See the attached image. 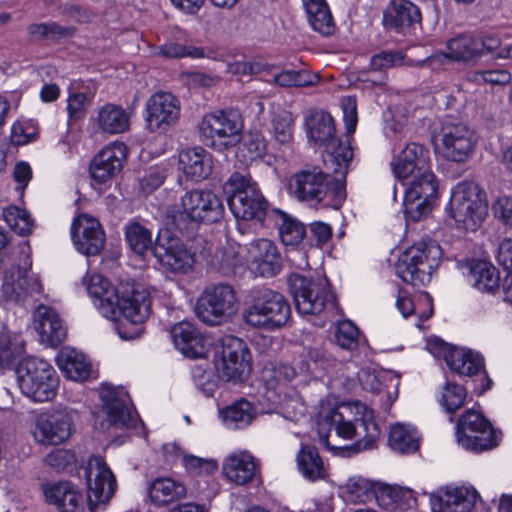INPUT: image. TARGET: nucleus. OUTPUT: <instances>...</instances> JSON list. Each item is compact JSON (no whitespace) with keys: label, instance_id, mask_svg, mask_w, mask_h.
Segmentation results:
<instances>
[{"label":"nucleus","instance_id":"1","mask_svg":"<svg viewBox=\"0 0 512 512\" xmlns=\"http://www.w3.org/2000/svg\"><path fill=\"white\" fill-rule=\"evenodd\" d=\"M320 441L341 456H351L375 447L380 430L373 410L357 401L322 406L319 411Z\"/></svg>","mask_w":512,"mask_h":512},{"label":"nucleus","instance_id":"2","mask_svg":"<svg viewBox=\"0 0 512 512\" xmlns=\"http://www.w3.org/2000/svg\"><path fill=\"white\" fill-rule=\"evenodd\" d=\"M340 176V174H338ZM344 176L333 182L319 167L302 169L289 180V192L297 200L311 204L322 203L326 207L339 209L346 198Z\"/></svg>","mask_w":512,"mask_h":512},{"label":"nucleus","instance_id":"3","mask_svg":"<svg viewBox=\"0 0 512 512\" xmlns=\"http://www.w3.org/2000/svg\"><path fill=\"white\" fill-rule=\"evenodd\" d=\"M118 295L113 305L115 313L107 318L119 321L117 330L122 339H135L142 334L143 323L151 313L150 294L140 285L127 282L119 286Z\"/></svg>","mask_w":512,"mask_h":512},{"label":"nucleus","instance_id":"4","mask_svg":"<svg viewBox=\"0 0 512 512\" xmlns=\"http://www.w3.org/2000/svg\"><path fill=\"white\" fill-rule=\"evenodd\" d=\"M224 206L210 190H191L181 197L180 206L168 210L175 229L183 233L194 230L201 222L214 223L222 218Z\"/></svg>","mask_w":512,"mask_h":512},{"label":"nucleus","instance_id":"5","mask_svg":"<svg viewBox=\"0 0 512 512\" xmlns=\"http://www.w3.org/2000/svg\"><path fill=\"white\" fill-rule=\"evenodd\" d=\"M436 149L447 160L461 163L473 153L477 136L473 129L452 117L440 120L432 132Z\"/></svg>","mask_w":512,"mask_h":512},{"label":"nucleus","instance_id":"6","mask_svg":"<svg viewBox=\"0 0 512 512\" xmlns=\"http://www.w3.org/2000/svg\"><path fill=\"white\" fill-rule=\"evenodd\" d=\"M307 127L310 140L327 151L331 163L335 165L334 173L346 175L353 159V150L349 143H342L336 138L332 116L324 111H316L307 119Z\"/></svg>","mask_w":512,"mask_h":512},{"label":"nucleus","instance_id":"7","mask_svg":"<svg viewBox=\"0 0 512 512\" xmlns=\"http://www.w3.org/2000/svg\"><path fill=\"white\" fill-rule=\"evenodd\" d=\"M16 374L22 393L35 402H47L56 396L59 380L47 361L25 358L18 364Z\"/></svg>","mask_w":512,"mask_h":512},{"label":"nucleus","instance_id":"8","mask_svg":"<svg viewBox=\"0 0 512 512\" xmlns=\"http://www.w3.org/2000/svg\"><path fill=\"white\" fill-rule=\"evenodd\" d=\"M227 203L237 219L262 221L268 202L257 185L244 175L234 173L224 184Z\"/></svg>","mask_w":512,"mask_h":512},{"label":"nucleus","instance_id":"9","mask_svg":"<svg viewBox=\"0 0 512 512\" xmlns=\"http://www.w3.org/2000/svg\"><path fill=\"white\" fill-rule=\"evenodd\" d=\"M291 308L279 292L263 288L255 291L253 301L244 311L245 322L256 328L274 330L289 320Z\"/></svg>","mask_w":512,"mask_h":512},{"label":"nucleus","instance_id":"10","mask_svg":"<svg viewBox=\"0 0 512 512\" xmlns=\"http://www.w3.org/2000/svg\"><path fill=\"white\" fill-rule=\"evenodd\" d=\"M288 282L295 307L301 314L317 315L328 304H334V295L326 277L311 279L300 274H291Z\"/></svg>","mask_w":512,"mask_h":512},{"label":"nucleus","instance_id":"11","mask_svg":"<svg viewBox=\"0 0 512 512\" xmlns=\"http://www.w3.org/2000/svg\"><path fill=\"white\" fill-rule=\"evenodd\" d=\"M237 310L235 291L232 286L224 283L206 287L195 305L197 317L210 326L229 321Z\"/></svg>","mask_w":512,"mask_h":512},{"label":"nucleus","instance_id":"12","mask_svg":"<svg viewBox=\"0 0 512 512\" xmlns=\"http://www.w3.org/2000/svg\"><path fill=\"white\" fill-rule=\"evenodd\" d=\"M450 205L454 220L467 230H475L487 216V204L473 184L459 183L452 192Z\"/></svg>","mask_w":512,"mask_h":512},{"label":"nucleus","instance_id":"13","mask_svg":"<svg viewBox=\"0 0 512 512\" xmlns=\"http://www.w3.org/2000/svg\"><path fill=\"white\" fill-rule=\"evenodd\" d=\"M457 441L467 450L484 451L497 445L495 431L479 412L466 411L457 422Z\"/></svg>","mask_w":512,"mask_h":512},{"label":"nucleus","instance_id":"14","mask_svg":"<svg viewBox=\"0 0 512 512\" xmlns=\"http://www.w3.org/2000/svg\"><path fill=\"white\" fill-rule=\"evenodd\" d=\"M217 370L220 378L226 381L241 383L248 379L252 371L251 354L242 339L233 336L223 339Z\"/></svg>","mask_w":512,"mask_h":512},{"label":"nucleus","instance_id":"15","mask_svg":"<svg viewBox=\"0 0 512 512\" xmlns=\"http://www.w3.org/2000/svg\"><path fill=\"white\" fill-rule=\"evenodd\" d=\"M199 129L204 137L224 147L234 146L241 140L243 122L237 110L219 111L206 115Z\"/></svg>","mask_w":512,"mask_h":512},{"label":"nucleus","instance_id":"16","mask_svg":"<svg viewBox=\"0 0 512 512\" xmlns=\"http://www.w3.org/2000/svg\"><path fill=\"white\" fill-rule=\"evenodd\" d=\"M88 485L87 500L91 512H96L99 505H106L116 489V480L104 459L93 456L85 468Z\"/></svg>","mask_w":512,"mask_h":512},{"label":"nucleus","instance_id":"17","mask_svg":"<svg viewBox=\"0 0 512 512\" xmlns=\"http://www.w3.org/2000/svg\"><path fill=\"white\" fill-rule=\"evenodd\" d=\"M180 117V102L170 92L159 91L146 102V123L151 132H166Z\"/></svg>","mask_w":512,"mask_h":512},{"label":"nucleus","instance_id":"18","mask_svg":"<svg viewBox=\"0 0 512 512\" xmlns=\"http://www.w3.org/2000/svg\"><path fill=\"white\" fill-rule=\"evenodd\" d=\"M71 235L76 249L86 255L99 254L105 246V234L97 219L80 215L71 226Z\"/></svg>","mask_w":512,"mask_h":512},{"label":"nucleus","instance_id":"19","mask_svg":"<svg viewBox=\"0 0 512 512\" xmlns=\"http://www.w3.org/2000/svg\"><path fill=\"white\" fill-rule=\"evenodd\" d=\"M160 265L172 273L186 274L194 268V258L188 246L173 238L159 241L152 248Z\"/></svg>","mask_w":512,"mask_h":512},{"label":"nucleus","instance_id":"20","mask_svg":"<svg viewBox=\"0 0 512 512\" xmlns=\"http://www.w3.org/2000/svg\"><path fill=\"white\" fill-rule=\"evenodd\" d=\"M477 496L472 488L446 487L430 494V506L433 512H469Z\"/></svg>","mask_w":512,"mask_h":512},{"label":"nucleus","instance_id":"21","mask_svg":"<svg viewBox=\"0 0 512 512\" xmlns=\"http://www.w3.org/2000/svg\"><path fill=\"white\" fill-rule=\"evenodd\" d=\"M126 159V146L121 142L104 147L90 164V175L98 183H106L118 174Z\"/></svg>","mask_w":512,"mask_h":512},{"label":"nucleus","instance_id":"22","mask_svg":"<svg viewBox=\"0 0 512 512\" xmlns=\"http://www.w3.org/2000/svg\"><path fill=\"white\" fill-rule=\"evenodd\" d=\"M71 427V419L66 414H42L36 420L33 435L43 445H59L70 437Z\"/></svg>","mask_w":512,"mask_h":512},{"label":"nucleus","instance_id":"23","mask_svg":"<svg viewBox=\"0 0 512 512\" xmlns=\"http://www.w3.org/2000/svg\"><path fill=\"white\" fill-rule=\"evenodd\" d=\"M429 165V150L415 142L406 144L391 162L395 177L401 180L410 178Z\"/></svg>","mask_w":512,"mask_h":512},{"label":"nucleus","instance_id":"24","mask_svg":"<svg viewBox=\"0 0 512 512\" xmlns=\"http://www.w3.org/2000/svg\"><path fill=\"white\" fill-rule=\"evenodd\" d=\"M248 255L256 272L263 277H273L282 268V257L275 245L269 239H257L248 246Z\"/></svg>","mask_w":512,"mask_h":512},{"label":"nucleus","instance_id":"25","mask_svg":"<svg viewBox=\"0 0 512 512\" xmlns=\"http://www.w3.org/2000/svg\"><path fill=\"white\" fill-rule=\"evenodd\" d=\"M34 328L43 343L51 347L59 346L66 338L67 331L55 309L39 305L34 311Z\"/></svg>","mask_w":512,"mask_h":512},{"label":"nucleus","instance_id":"26","mask_svg":"<svg viewBox=\"0 0 512 512\" xmlns=\"http://www.w3.org/2000/svg\"><path fill=\"white\" fill-rule=\"evenodd\" d=\"M40 290L39 282L26 269L12 267L5 272L2 292L7 300L19 302Z\"/></svg>","mask_w":512,"mask_h":512},{"label":"nucleus","instance_id":"27","mask_svg":"<svg viewBox=\"0 0 512 512\" xmlns=\"http://www.w3.org/2000/svg\"><path fill=\"white\" fill-rule=\"evenodd\" d=\"M46 501L60 512H79L83 508L81 492L68 481H59L43 488Z\"/></svg>","mask_w":512,"mask_h":512},{"label":"nucleus","instance_id":"28","mask_svg":"<svg viewBox=\"0 0 512 512\" xmlns=\"http://www.w3.org/2000/svg\"><path fill=\"white\" fill-rule=\"evenodd\" d=\"M420 22L421 12L409 0H391L383 16L384 26L399 32H404Z\"/></svg>","mask_w":512,"mask_h":512},{"label":"nucleus","instance_id":"29","mask_svg":"<svg viewBox=\"0 0 512 512\" xmlns=\"http://www.w3.org/2000/svg\"><path fill=\"white\" fill-rule=\"evenodd\" d=\"M101 398L104 402L106 427H127L131 424L132 414L124 393L104 387L101 391Z\"/></svg>","mask_w":512,"mask_h":512},{"label":"nucleus","instance_id":"30","mask_svg":"<svg viewBox=\"0 0 512 512\" xmlns=\"http://www.w3.org/2000/svg\"><path fill=\"white\" fill-rule=\"evenodd\" d=\"M174 345L189 358H200L205 354L204 338L189 322H180L171 329Z\"/></svg>","mask_w":512,"mask_h":512},{"label":"nucleus","instance_id":"31","mask_svg":"<svg viewBox=\"0 0 512 512\" xmlns=\"http://www.w3.org/2000/svg\"><path fill=\"white\" fill-rule=\"evenodd\" d=\"M183 173L194 181L206 179L212 172V156L201 147L184 150L179 154Z\"/></svg>","mask_w":512,"mask_h":512},{"label":"nucleus","instance_id":"32","mask_svg":"<svg viewBox=\"0 0 512 512\" xmlns=\"http://www.w3.org/2000/svg\"><path fill=\"white\" fill-rule=\"evenodd\" d=\"M223 471L228 480L238 485H244L254 478L257 462L247 452L234 453L225 459Z\"/></svg>","mask_w":512,"mask_h":512},{"label":"nucleus","instance_id":"33","mask_svg":"<svg viewBox=\"0 0 512 512\" xmlns=\"http://www.w3.org/2000/svg\"><path fill=\"white\" fill-rule=\"evenodd\" d=\"M87 291L104 317L114 315L113 305L118 299L119 287H113L104 276L94 274L90 276Z\"/></svg>","mask_w":512,"mask_h":512},{"label":"nucleus","instance_id":"34","mask_svg":"<svg viewBox=\"0 0 512 512\" xmlns=\"http://www.w3.org/2000/svg\"><path fill=\"white\" fill-rule=\"evenodd\" d=\"M443 348L447 366L459 375L473 376L484 367L483 358L478 353L462 348Z\"/></svg>","mask_w":512,"mask_h":512},{"label":"nucleus","instance_id":"35","mask_svg":"<svg viewBox=\"0 0 512 512\" xmlns=\"http://www.w3.org/2000/svg\"><path fill=\"white\" fill-rule=\"evenodd\" d=\"M187 494L183 483L171 477H159L152 481L148 487V495L152 503L165 506L184 498Z\"/></svg>","mask_w":512,"mask_h":512},{"label":"nucleus","instance_id":"36","mask_svg":"<svg viewBox=\"0 0 512 512\" xmlns=\"http://www.w3.org/2000/svg\"><path fill=\"white\" fill-rule=\"evenodd\" d=\"M99 129L108 134L123 133L129 128V116L126 111L115 104L101 107L96 117Z\"/></svg>","mask_w":512,"mask_h":512},{"label":"nucleus","instance_id":"37","mask_svg":"<svg viewBox=\"0 0 512 512\" xmlns=\"http://www.w3.org/2000/svg\"><path fill=\"white\" fill-rule=\"evenodd\" d=\"M308 20L312 28L324 36L331 35L335 24L325 0H303Z\"/></svg>","mask_w":512,"mask_h":512},{"label":"nucleus","instance_id":"38","mask_svg":"<svg viewBox=\"0 0 512 512\" xmlns=\"http://www.w3.org/2000/svg\"><path fill=\"white\" fill-rule=\"evenodd\" d=\"M57 364L70 379L75 381L85 380L91 370L85 355L75 349H63L57 357Z\"/></svg>","mask_w":512,"mask_h":512},{"label":"nucleus","instance_id":"39","mask_svg":"<svg viewBox=\"0 0 512 512\" xmlns=\"http://www.w3.org/2000/svg\"><path fill=\"white\" fill-rule=\"evenodd\" d=\"M419 434L408 424L396 423L391 426L388 444L399 453H413L419 449Z\"/></svg>","mask_w":512,"mask_h":512},{"label":"nucleus","instance_id":"40","mask_svg":"<svg viewBox=\"0 0 512 512\" xmlns=\"http://www.w3.org/2000/svg\"><path fill=\"white\" fill-rule=\"evenodd\" d=\"M409 255L417 256L415 263L425 275H431L438 267L442 256L441 247L434 241L421 242L406 250Z\"/></svg>","mask_w":512,"mask_h":512},{"label":"nucleus","instance_id":"41","mask_svg":"<svg viewBox=\"0 0 512 512\" xmlns=\"http://www.w3.org/2000/svg\"><path fill=\"white\" fill-rule=\"evenodd\" d=\"M411 182L405 194L409 199L422 197V199H435L438 191V182L436 176L431 170V166L425 167L419 173L410 177Z\"/></svg>","mask_w":512,"mask_h":512},{"label":"nucleus","instance_id":"42","mask_svg":"<svg viewBox=\"0 0 512 512\" xmlns=\"http://www.w3.org/2000/svg\"><path fill=\"white\" fill-rule=\"evenodd\" d=\"M298 469L309 480L324 478L325 468L323 461L313 446H304L297 455Z\"/></svg>","mask_w":512,"mask_h":512},{"label":"nucleus","instance_id":"43","mask_svg":"<svg viewBox=\"0 0 512 512\" xmlns=\"http://www.w3.org/2000/svg\"><path fill=\"white\" fill-rule=\"evenodd\" d=\"M448 53L445 57L453 61H470L480 56L477 38L459 35L447 43Z\"/></svg>","mask_w":512,"mask_h":512},{"label":"nucleus","instance_id":"44","mask_svg":"<svg viewBox=\"0 0 512 512\" xmlns=\"http://www.w3.org/2000/svg\"><path fill=\"white\" fill-rule=\"evenodd\" d=\"M474 286L481 292L493 293L500 286V276L497 269L486 263L479 262L471 270Z\"/></svg>","mask_w":512,"mask_h":512},{"label":"nucleus","instance_id":"45","mask_svg":"<svg viewBox=\"0 0 512 512\" xmlns=\"http://www.w3.org/2000/svg\"><path fill=\"white\" fill-rule=\"evenodd\" d=\"M125 236L129 247L139 255H143L152 248L151 231L137 222H132L126 226Z\"/></svg>","mask_w":512,"mask_h":512},{"label":"nucleus","instance_id":"46","mask_svg":"<svg viewBox=\"0 0 512 512\" xmlns=\"http://www.w3.org/2000/svg\"><path fill=\"white\" fill-rule=\"evenodd\" d=\"M221 416L225 423L234 424L236 427L247 426L254 418L252 405L244 399H241L222 410Z\"/></svg>","mask_w":512,"mask_h":512},{"label":"nucleus","instance_id":"47","mask_svg":"<svg viewBox=\"0 0 512 512\" xmlns=\"http://www.w3.org/2000/svg\"><path fill=\"white\" fill-rule=\"evenodd\" d=\"M3 217L9 227L20 236H27L33 230L34 221L24 209L8 207L3 211Z\"/></svg>","mask_w":512,"mask_h":512},{"label":"nucleus","instance_id":"48","mask_svg":"<svg viewBox=\"0 0 512 512\" xmlns=\"http://www.w3.org/2000/svg\"><path fill=\"white\" fill-rule=\"evenodd\" d=\"M417 256L409 255L407 251L399 258L396 263L397 275L408 284L417 286L419 283H423L424 277L426 276L421 272L420 267L415 263Z\"/></svg>","mask_w":512,"mask_h":512},{"label":"nucleus","instance_id":"49","mask_svg":"<svg viewBox=\"0 0 512 512\" xmlns=\"http://www.w3.org/2000/svg\"><path fill=\"white\" fill-rule=\"evenodd\" d=\"M317 75H311L307 71L284 70L274 76V82L282 87H307L315 85Z\"/></svg>","mask_w":512,"mask_h":512},{"label":"nucleus","instance_id":"50","mask_svg":"<svg viewBox=\"0 0 512 512\" xmlns=\"http://www.w3.org/2000/svg\"><path fill=\"white\" fill-rule=\"evenodd\" d=\"M280 216L282 223L279 226V233L283 244L291 246L299 244L305 236L303 224L287 217V215L282 212Z\"/></svg>","mask_w":512,"mask_h":512},{"label":"nucleus","instance_id":"51","mask_svg":"<svg viewBox=\"0 0 512 512\" xmlns=\"http://www.w3.org/2000/svg\"><path fill=\"white\" fill-rule=\"evenodd\" d=\"M359 330L351 321L338 323L335 331V341L338 346L347 350H355L358 347Z\"/></svg>","mask_w":512,"mask_h":512},{"label":"nucleus","instance_id":"52","mask_svg":"<svg viewBox=\"0 0 512 512\" xmlns=\"http://www.w3.org/2000/svg\"><path fill=\"white\" fill-rule=\"evenodd\" d=\"M466 399V390L464 387L447 383L442 393V404L446 411L454 413L456 410L464 405Z\"/></svg>","mask_w":512,"mask_h":512},{"label":"nucleus","instance_id":"53","mask_svg":"<svg viewBox=\"0 0 512 512\" xmlns=\"http://www.w3.org/2000/svg\"><path fill=\"white\" fill-rule=\"evenodd\" d=\"M433 201V199H422V197L409 199V195L405 194L404 212L407 219L412 221H419L423 217L427 216L432 209Z\"/></svg>","mask_w":512,"mask_h":512},{"label":"nucleus","instance_id":"54","mask_svg":"<svg viewBox=\"0 0 512 512\" xmlns=\"http://www.w3.org/2000/svg\"><path fill=\"white\" fill-rule=\"evenodd\" d=\"M209 264L223 273H228L237 264V252L232 246H225L213 252Z\"/></svg>","mask_w":512,"mask_h":512},{"label":"nucleus","instance_id":"55","mask_svg":"<svg viewBox=\"0 0 512 512\" xmlns=\"http://www.w3.org/2000/svg\"><path fill=\"white\" fill-rule=\"evenodd\" d=\"M160 53L168 58L192 57L202 58L205 51L201 47L184 46L179 43L169 42L160 47Z\"/></svg>","mask_w":512,"mask_h":512},{"label":"nucleus","instance_id":"56","mask_svg":"<svg viewBox=\"0 0 512 512\" xmlns=\"http://www.w3.org/2000/svg\"><path fill=\"white\" fill-rule=\"evenodd\" d=\"M404 55L399 51H383L371 58L370 66L373 71L384 72L394 66L403 64Z\"/></svg>","mask_w":512,"mask_h":512},{"label":"nucleus","instance_id":"57","mask_svg":"<svg viewBox=\"0 0 512 512\" xmlns=\"http://www.w3.org/2000/svg\"><path fill=\"white\" fill-rule=\"evenodd\" d=\"M293 118L288 112L277 115L273 119V132L275 139L281 144H287L292 140Z\"/></svg>","mask_w":512,"mask_h":512},{"label":"nucleus","instance_id":"58","mask_svg":"<svg viewBox=\"0 0 512 512\" xmlns=\"http://www.w3.org/2000/svg\"><path fill=\"white\" fill-rule=\"evenodd\" d=\"M23 352V345L14 342L10 336L0 337V368L10 365Z\"/></svg>","mask_w":512,"mask_h":512},{"label":"nucleus","instance_id":"59","mask_svg":"<svg viewBox=\"0 0 512 512\" xmlns=\"http://www.w3.org/2000/svg\"><path fill=\"white\" fill-rule=\"evenodd\" d=\"M183 462L186 469L194 474H209L217 469L215 461L202 459L196 456H184Z\"/></svg>","mask_w":512,"mask_h":512},{"label":"nucleus","instance_id":"60","mask_svg":"<svg viewBox=\"0 0 512 512\" xmlns=\"http://www.w3.org/2000/svg\"><path fill=\"white\" fill-rule=\"evenodd\" d=\"M73 461L74 455L65 449L54 450L44 458L46 465L57 471L64 470Z\"/></svg>","mask_w":512,"mask_h":512},{"label":"nucleus","instance_id":"61","mask_svg":"<svg viewBox=\"0 0 512 512\" xmlns=\"http://www.w3.org/2000/svg\"><path fill=\"white\" fill-rule=\"evenodd\" d=\"M492 209L496 218L501 220L504 225L512 227V197L497 198Z\"/></svg>","mask_w":512,"mask_h":512},{"label":"nucleus","instance_id":"62","mask_svg":"<svg viewBox=\"0 0 512 512\" xmlns=\"http://www.w3.org/2000/svg\"><path fill=\"white\" fill-rule=\"evenodd\" d=\"M474 80L492 85H505L511 81V74L506 70H487L475 73Z\"/></svg>","mask_w":512,"mask_h":512},{"label":"nucleus","instance_id":"63","mask_svg":"<svg viewBox=\"0 0 512 512\" xmlns=\"http://www.w3.org/2000/svg\"><path fill=\"white\" fill-rule=\"evenodd\" d=\"M341 106L347 133L351 134L355 131L357 125L356 99L351 96L344 97L341 101Z\"/></svg>","mask_w":512,"mask_h":512},{"label":"nucleus","instance_id":"64","mask_svg":"<svg viewBox=\"0 0 512 512\" xmlns=\"http://www.w3.org/2000/svg\"><path fill=\"white\" fill-rule=\"evenodd\" d=\"M497 262L507 273H512V239H504L498 246Z\"/></svg>","mask_w":512,"mask_h":512}]
</instances>
